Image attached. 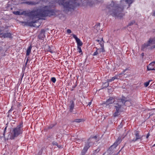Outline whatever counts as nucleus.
I'll return each instance as SVG.
<instances>
[{
    "label": "nucleus",
    "instance_id": "f257e3e1",
    "mask_svg": "<svg viewBox=\"0 0 155 155\" xmlns=\"http://www.w3.org/2000/svg\"><path fill=\"white\" fill-rule=\"evenodd\" d=\"M13 13L16 15H25L29 17L32 19L34 20L30 23V25H31L32 24L37 22L42 17L47 16H50L55 15L54 11L51 9L50 6H47L43 7L39 9L33 10L31 11H23L22 12L19 11H15Z\"/></svg>",
    "mask_w": 155,
    "mask_h": 155
},
{
    "label": "nucleus",
    "instance_id": "f03ea898",
    "mask_svg": "<svg viewBox=\"0 0 155 155\" xmlns=\"http://www.w3.org/2000/svg\"><path fill=\"white\" fill-rule=\"evenodd\" d=\"M127 102L125 97L121 99H118L114 100L112 97H110L104 104L106 106L113 103L114 107V112L113 114L114 117H116L120 114V112L124 110L123 106L125 102Z\"/></svg>",
    "mask_w": 155,
    "mask_h": 155
},
{
    "label": "nucleus",
    "instance_id": "7ed1b4c3",
    "mask_svg": "<svg viewBox=\"0 0 155 155\" xmlns=\"http://www.w3.org/2000/svg\"><path fill=\"white\" fill-rule=\"evenodd\" d=\"M124 9V6L118 5L116 2L112 1L107 7L108 14L115 17H121V12Z\"/></svg>",
    "mask_w": 155,
    "mask_h": 155
},
{
    "label": "nucleus",
    "instance_id": "20e7f679",
    "mask_svg": "<svg viewBox=\"0 0 155 155\" xmlns=\"http://www.w3.org/2000/svg\"><path fill=\"white\" fill-rule=\"evenodd\" d=\"M58 3L59 5H62L66 11H71L80 5L77 0H58Z\"/></svg>",
    "mask_w": 155,
    "mask_h": 155
},
{
    "label": "nucleus",
    "instance_id": "39448f33",
    "mask_svg": "<svg viewBox=\"0 0 155 155\" xmlns=\"http://www.w3.org/2000/svg\"><path fill=\"white\" fill-rule=\"evenodd\" d=\"M23 123H20L16 127L13 128L11 130L9 136L11 140L15 139L19 135L22 133L23 131Z\"/></svg>",
    "mask_w": 155,
    "mask_h": 155
},
{
    "label": "nucleus",
    "instance_id": "423d86ee",
    "mask_svg": "<svg viewBox=\"0 0 155 155\" xmlns=\"http://www.w3.org/2000/svg\"><path fill=\"white\" fill-rule=\"evenodd\" d=\"M97 138L96 136L90 137L85 142L83 149L81 151L83 154H85L89 147L94 144V142L97 141Z\"/></svg>",
    "mask_w": 155,
    "mask_h": 155
},
{
    "label": "nucleus",
    "instance_id": "0eeeda50",
    "mask_svg": "<svg viewBox=\"0 0 155 155\" xmlns=\"http://www.w3.org/2000/svg\"><path fill=\"white\" fill-rule=\"evenodd\" d=\"M154 44H155V38H150L147 42L144 43L142 46L141 49L144 50L148 47Z\"/></svg>",
    "mask_w": 155,
    "mask_h": 155
},
{
    "label": "nucleus",
    "instance_id": "6e6552de",
    "mask_svg": "<svg viewBox=\"0 0 155 155\" xmlns=\"http://www.w3.org/2000/svg\"><path fill=\"white\" fill-rule=\"evenodd\" d=\"M100 44L101 47V48H96V51L94 53L93 55V56H96L98 54H100L101 52H103L105 51L104 48V41L102 40L100 43Z\"/></svg>",
    "mask_w": 155,
    "mask_h": 155
},
{
    "label": "nucleus",
    "instance_id": "1a4fd4ad",
    "mask_svg": "<svg viewBox=\"0 0 155 155\" xmlns=\"http://www.w3.org/2000/svg\"><path fill=\"white\" fill-rule=\"evenodd\" d=\"M134 132L135 137L131 141L135 142L139 140H142L143 136L140 135V132L139 131H135Z\"/></svg>",
    "mask_w": 155,
    "mask_h": 155
},
{
    "label": "nucleus",
    "instance_id": "9d476101",
    "mask_svg": "<svg viewBox=\"0 0 155 155\" xmlns=\"http://www.w3.org/2000/svg\"><path fill=\"white\" fill-rule=\"evenodd\" d=\"M73 38H74L77 43V47H80L81 46L83 45V43L80 39L78 38L77 36L74 34L72 35Z\"/></svg>",
    "mask_w": 155,
    "mask_h": 155
},
{
    "label": "nucleus",
    "instance_id": "9b49d317",
    "mask_svg": "<svg viewBox=\"0 0 155 155\" xmlns=\"http://www.w3.org/2000/svg\"><path fill=\"white\" fill-rule=\"evenodd\" d=\"M121 141V138L120 137H119L117 139V140L111 146V148L113 149L116 148L117 145L119 144Z\"/></svg>",
    "mask_w": 155,
    "mask_h": 155
},
{
    "label": "nucleus",
    "instance_id": "f8f14e48",
    "mask_svg": "<svg viewBox=\"0 0 155 155\" xmlns=\"http://www.w3.org/2000/svg\"><path fill=\"white\" fill-rule=\"evenodd\" d=\"M0 35L1 37H3L4 38H11L12 37V35L10 33H1Z\"/></svg>",
    "mask_w": 155,
    "mask_h": 155
},
{
    "label": "nucleus",
    "instance_id": "ddd939ff",
    "mask_svg": "<svg viewBox=\"0 0 155 155\" xmlns=\"http://www.w3.org/2000/svg\"><path fill=\"white\" fill-rule=\"evenodd\" d=\"M152 64H154L155 65V61L152 62L147 66V69L148 71L155 70V69L153 68L150 67V66Z\"/></svg>",
    "mask_w": 155,
    "mask_h": 155
},
{
    "label": "nucleus",
    "instance_id": "4468645a",
    "mask_svg": "<svg viewBox=\"0 0 155 155\" xmlns=\"http://www.w3.org/2000/svg\"><path fill=\"white\" fill-rule=\"evenodd\" d=\"M32 47V46L31 45L28 48V49L27 50V51H26V56H28L29 55V54H30L31 53Z\"/></svg>",
    "mask_w": 155,
    "mask_h": 155
},
{
    "label": "nucleus",
    "instance_id": "2eb2a0df",
    "mask_svg": "<svg viewBox=\"0 0 155 155\" xmlns=\"http://www.w3.org/2000/svg\"><path fill=\"white\" fill-rule=\"evenodd\" d=\"M70 111L72 112L74 107V103L73 101H70Z\"/></svg>",
    "mask_w": 155,
    "mask_h": 155
},
{
    "label": "nucleus",
    "instance_id": "dca6fc26",
    "mask_svg": "<svg viewBox=\"0 0 155 155\" xmlns=\"http://www.w3.org/2000/svg\"><path fill=\"white\" fill-rule=\"evenodd\" d=\"M118 76H114V77H112L111 79L107 80V82L110 83L112 81H114L115 79H118Z\"/></svg>",
    "mask_w": 155,
    "mask_h": 155
},
{
    "label": "nucleus",
    "instance_id": "f3484780",
    "mask_svg": "<svg viewBox=\"0 0 155 155\" xmlns=\"http://www.w3.org/2000/svg\"><path fill=\"white\" fill-rule=\"evenodd\" d=\"M44 34L43 31H41V33L38 36V38L41 39H42L44 38Z\"/></svg>",
    "mask_w": 155,
    "mask_h": 155
},
{
    "label": "nucleus",
    "instance_id": "a211bd4d",
    "mask_svg": "<svg viewBox=\"0 0 155 155\" xmlns=\"http://www.w3.org/2000/svg\"><path fill=\"white\" fill-rule=\"evenodd\" d=\"M126 2L129 4V6L131 4L134 2V0H125Z\"/></svg>",
    "mask_w": 155,
    "mask_h": 155
},
{
    "label": "nucleus",
    "instance_id": "6ab92c4d",
    "mask_svg": "<svg viewBox=\"0 0 155 155\" xmlns=\"http://www.w3.org/2000/svg\"><path fill=\"white\" fill-rule=\"evenodd\" d=\"M83 121V120L82 119H76L74 120V122L77 123H79Z\"/></svg>",
    "mask_w": 155,
    "mask_h": 155
},
{
    "label": "nucleus",
    "instance_id": "aec40b11",
    "mask_svg": "<svg viewBox=\"0 0 155 155\" xmlns=\"http://www.w3.org/2000/svg\"><path fill=\"white\" fill-rule=\"evenodd\" d=\"M151 81V80H149V81L146 82L144 84V86L145 87H147L149 85L150 82Z\"/></svg>",
    "mask_w": 155,
    "mask_h": 155
},
{
    "label": "nucleus",
    "instance_id": "412c9836",
    "mask_svg": "<svg viewBox=\"0 0 155 155\" xmlns=\"http://www.w3.org/2000/svg\"><path fill=\"white\" fill-rule=\"evenodd\" d=\"M100 151L99 149H97L96 150H95L94 151L93 153L94 155H96L97 153H98Z\"/></svg>",
    "mask_w": 155,
    "mask_h": 155
},
{
    "label": "nucleus",
    "instance_id": "4be33fe9",
    "mask_svg": "<svg viewBox=\"0 0 155 155\" xmlns=\"http://www.w3.org/2000/svg\"><path fill=\"white\" fill-rule=\"evenodd\" d=\"M80 47L81 46L77 47V48H78L77 49H78V51L79 53H81V54H82V50H81V48Z\"/></svg>",
    "mask_w": 155,
    "mask_h": 155
},
{
    "label": "nucleus",
    "instance_id": "5701e85b",
    "mask_svg": "<svg viewBox=\"0 0 155 155\" xmlns=\"http://www.w3.org/2000/svg\"><path fill=\"white\" fill-rule=\"evenodd\" d=\"M53 145L57 146L58 147L60 148L61 147L60 145H58V143L56 142H54L52 143Z\"/></svg>",
    "mask_w": 155,
    "mask_h": 155
},
{
    "label": "nucleus",
    "instance_id": "b1692460",
    "mask_svg": "<svg viewBox=\"0 0 155 155\" xmlns=\"http://www.w3.org/2000/svg\"><path fill=\"white\" fill-rule=\"evenodd\" d=\"M51 81L54 83H55L56 81V78L54 77H52L51 78Z\"/></svg>",
    "mask_w": 155,
    "mask_h": 155
},
{
    "label": "nucleus",
    "instance_id": "393cba45",
    "mask_svg": "<svg viewBox=\"0 0 155 155\" xmlns=\"http://www.w3.org/2000/svg\"><path fill=\"white\" fill-rule=\"evenodd\" d=\"M135 21H133L131 22H130V23H129L128 25V26H131L132 25H133L135 23Z\"/></svg>",
    "mask_w": 155,
    "mask_h": 155
},
{
    "label": "nucleus",
    "instance_id": "a878e982",
    "mask_svg": "<svg viewBox=\"0 0 155 155\" xmlns=\"http://www.w3.org/2000/svg\"><path fill=\"white\" fill-rule=\"evenodd\" d=\"M100 26V24L98 23L97 24H96L95 26V28H97H97H99V27Z\"/></svg>",
    "mask_w": 155,
    "mask_h": 155
},
{
    "label": "nucleus",
    "instance_id": "bb28decb",
    "mask_svg": "<svg viewBox=\"0 0 155 155\" xmlns=\"http://www.w3.org/2000/svg\"><path fill=\"white\" fill-rule=\"evenodd\" d=\"M67 33H68V34H70V33H71V30L69 29H68L67 30Z\"/></svg>",
    "mask_w": 155,
    "mask_h": 155
},
{
    "label": "nucleus",
    "instance_id": "cd10ccee",
    "mask_svg": "<svg viewBox=\"0 0 155 155\" xmlns=\"http://www.w3.org/2000/svg\"><path fill=\"white\" fill-rule=\"evenodd\" d=\"M155 65L154 64H152L150 66V67H151V68L155 69Z\"/></svg>",
    "mask_w": 155,
    "mask_h": 155
},
{
    "label": "nucleus",
    "instance_id": "c85d7f7f",
    "mask_svg": "<svg viewBox=\"0 0 155 155\" xmlns=\"http://www.w3.org/2000/svg\"><path fill=\"white\" fill-rule=\"evenodd\" d=\"M28 58H29V57H28L27 58V59H26V61L25 63V64L26 65L27 64V63H28Z\"/></svg>",
    "mask_w": 155,
    "mask_h": 155
},
{
    "label": "nucleus",
    "instance_id": "c756f323",
    "mask_svg": "<svg viewBox=\"0 0 155 155\" xmlns=\"http://www.w3.org/2000/svg\"><path fill=\"white\" fill-rule=\"evenodd\" d=\"M48 51L51 53H52L54 52V51L52 50H51L50 48L48 50Z\"/></svg>",
    "mask_w": 155,
    "mask_h": 155
},
{
    "label": "nucleus",
    "instance_id": "7c9ffc66",
    "mask_svg": "<svg viewBox=\"0 0 155 155\" xmlns=\"http://www.w3.org/2000/svg\"><path fill=\"white\" fill-rule=\"evenodd\" d=\"M12 110H13V109H12V107L9 110V111H8V113H10V112L11 111H12Z\"/></svg>",
    "mask_w": 155,
    "mask_h": 155
},
{
    "label": "nucleus",
    "instance_id": "2f4dec72",
    "mask_svg": "<svg viewBox=\"0 0 155 155\" xmlns=\"http://www.w3.org/2000/svg\"><path fill=\"white\" fill-rule=\"evenodd\" d=\"M102 40V41H103V39H102V40H101V41H100L99 40H98H98H96V41H97V42H99V43L100 44V41H101Z\"/></svg>",
    "mask_w": 155,
    "mask_h": 155
},
{
    "label": "nucleus",
    "instance_id": "473e14b6",
    "mask_svg": "<svg viewBox=\"0 0 155 155\" xmlns=\"http://www.w3.org/2000/svg\"><path fill=\"white\" fill-rule=\"evenodd\" d=\"M153 15L154 16H155V11H154L153 12Z\"/></svg>",
    "mask_w": 155,
    "mask_h": 155
},
{
    "label": "nucleus",
    "instance_id": "72a5a7b5",
    "mask_svg": "<svg viewBox=\"0 0 155 155\" xmlns=\"http://www.w3.org/2000/svg\"><path fill=\"white\" fill-rule=\"evenodd\" d=\"M91 102H89L88 104V105H89L90 106L91 105Z\"/></svg>",
    "mask_w": 155,
    "mask_h": 155
},
{
    "label": "nucleus",
    "instance_id": "f704fd0d",
    "mask_svg": "<svg viewBox=\"0 0 155 155\" xmlns=\"http://www.w3.org/2000/svg\"><path fill=\"white\" fill-rule=\"evenodd\" d=\"M149 136H150V134H147V135L146 138H147L149 137Z\"/></svg>",
    "mask_w": 155,
    "mask_h": 155
},
{
    "label": "nucleus",
    "instance_id": "c9c22d12",
    "mask_svg": "<svg viewBox=\"0 0 155 155\" xmlns=\"http://www.w3.org/2000/svg\"><path fill=\"white\" fill-rule=\"evenodd\" d=\"M21 22L22 23H25V25H27V23L26 22Z\"/></svg>",
    "mask_w": 155,
    "mask_h": 155
},
{
    "label": "nucleus",
    "instance_id": "e433bc0d",
    "mask_svg": "<svg viewBox=\"0 0 155 155\" xmlns=\"http://www.w3.org/2000/svg\"><path fill=\"white\" fill-rule=\"evenodd\" d=\"M105 84H107L106 86V87H107L108 86V83H105Z\"/></svg>",
    "mask_w": 155,
    "mask_h": 155
},
{
    "label": "nucleus",
    "instance_id": "4c0bfd02",
    "mask_svg": "<svg viewBox=\"0 0 155 155\" xmlns=\"http://www.w3.org/2000/svg\"><path fill=\"white\" fill-rule=\"evenodd\" d=\"M122 127V125L121 124L119 126V127Z\"/></svg>",
    "mask_w": 155,
    "mask_h": 155
},
{
    "label": "nucleus",
    "instance_id": "58836bf2",
    "mask_svg": "<svg viewBox=\"0 0 155 155\" xmlns=\"http://www.w3.org/2000/svg\"><path fill=\"white\" fill-rule=\"evenodd\" d=\"M7 127H6L5 129H4V131H5L6 130V129H7Z\"/></svg>",
    "mask_w": 155,
    "mask_h": 155
},
{
    "label": "nucleus",
    "instance_id": "ea45409f",
    "mask_svg": "<svg viewBox=\"0 0 155 155\" xmlns=\"http://www.w3.org/2000/svg\"><path fill=\"white\" fill-rule=\"evenodd\" d=\"M85 154H83L82 152H81V155H85Z\"/></svg>",
    "mask_w": 155,
    "mask_h": 155
},
{
    "label": "nucleus",
    "instance_id": "a19ab883",
    "mask_svg": "<svg viewBox=\"0 0 155 155\" xmlns=\"http://www.w3.org/2000/svg\"><path fill=\"white\" fill-rule=\"evenodd\" d=\"M153 48H155V45L153 47Z\"/></svg>",
    "mask_w": 155,
    "mask_h": 155
},
{
    "label": "nucleus",
    "instance_id": "79ce46f5",
    "mask_svg": "<svg viewBox=\"0 0 155 155\" xmlns=\"http://www.w3.org/2000/svg\"><path fill=\"white\" fill-rule=\"evenodd\" d=\"M142 56H143V53L142 54Z\"/></svg>",
    "mask_w": 155,
    "mask_h": 155
},
{
    "label": "nucleus",
    "instance_id": "37998d69",
    "mask_svg": "<svg viewBox=\"0 0 155 155\" xmlns=\"http://www.w3.org/2000/svg\"><path fill=\"white\" fill-rule=\"evenodd\" d=\"M155 146V144H154L153 145V146Z\"/></svg>",
    "mask_w": 155,
    "mask_h": 155
}]
</instances>
